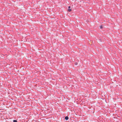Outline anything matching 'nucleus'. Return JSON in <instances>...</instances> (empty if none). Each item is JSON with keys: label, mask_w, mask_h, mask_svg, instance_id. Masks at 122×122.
<instances>
[{"label": "nucleus", "mask_w": 122, "mask_h": 122, "mask_svg": "<svg viewBox=\"0 0 122 122\" xmlns=\"http://www.w3.org/2000/svg\"><path fill=\"white\" fill-rule=\"evenodd\" d=\"M70 7H71L70 6H69L68 7L69 9L68 10V11L69 12H70V11H71V10L70 9Z\"/></svg>", "instance_id": "obj_1"}, {"label": "nucleus", "mask_w": 122, "mask_h": 122, "mask_svg": "<svg viewBox=\"0 0 122 122\" xmlns=\"http://www.w3.org/2000/svg\"><path fill=\"white\" fill-rule=\"evenodd\" d=\"M68 117L67 116H66L65 117V119L66 120H68Z\"/></svg>", "instance_id": "obj_2"}, {"label": "nucleus", "mask_w": 122, "mask_h": 122, "mask_svg": "<svg viewBox=\"0 0 122 122\" xmlns=\"http://www.w3.org/2000/svg\"><path fill=\"white\" fill-rule=\"evenodd\" d=\"M13 122H17V121L16 120H13Z\"/></svg>", "instance_id": "obj_3"}, {"label": "nucleus", "mask_w": 122, "mask_h": 122, "mask_svg": "<svg viewBox=\"0 0 122 122\" xmlns=\"http://www.w3.org/2000/svg\"><path fill=\"white\" fill-rule=\"evenodd\" d=\"M102 25H101L100 27V28L101 29H102Z\"/></svg>", "instance_id": "obj_4"}]
</instances>
